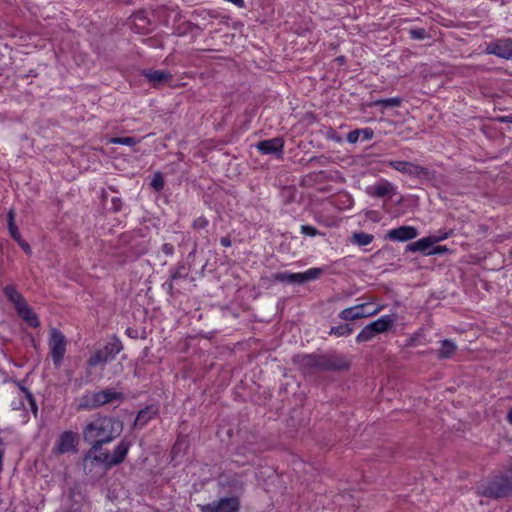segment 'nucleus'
<instances>
[{
	"label": "nucleus",
	"mask_w": 512,
	"mask_h": 512,
	"mask_svg": "<svg viewBox=\"0 0 512 512\" xmlns=\"http://www.w3.org/2000/svg\"><path fill=\"white\" fill-rule=\"evenodd\" d=\"M151 186L156 190V191H160L163 189L164 187V179L161 175V173H156L154 175V178L151 182Z\"/></svg>",
	"instance_id": "nucleus-35"
},
{
	"label": "nucleus",
	"mask_w": 512,
	"mask_h": 512,
	"mask_svg": "<svg viewBox=\"0 0 512 512\" xmlns=\"http://www.w3.org/2000/svg\"><path fill=\"white\" fill-rule=\"evenodd\" d=\"M125 395L122 392L106 388L96 392H87L79 401V410H93L115 401L123 402Z\"/></svg>",
	"instance_id": "nucleus-3"
},
{
	"label": "nucleus",
	"mask_w": 512,
	"mask_h": 512,
	"mask_svg": "<svg viewBox=\"0 0 512 512\" xmlns=\"http://www.w3.org/2000/svg\"><path fill=\"white\" fill-rule=\"evenodd\" d=\"M373 240L374 236L365 232H355L350 238V242L359 247L367 246L371 244Z\"/></svg>",
	"instance_id": "nucleus-27"
},
{
	"label": "nucleus",
	"mask_w": 512,
	"mask_h": 512,
	"mask_svg": "<svg viewBox=\"0 0 512 512\" xmlns=\"http://www.w3.org/2000/svg\"><path fill=\"white\" fill-rule=\"evenodd\" d=\"M485 52L506 60L512 59V39L501 38L487 44Z\"/></svg>",
	"instance_id": "nucleus-13"
},
{
	"label": "nucleus",
	"mask_w": 512,
	"mask_h": 512,
	"mask_svg": "<svg viewBox=\"0 0 512 512\" xmlns=\"http://www.w3.org/2000/svg\"><path fill=\"white\" fill-rule=\"evenodd\" d=\"M208 225V220L205 217H198L192 223V227L195 230L205 229Z\"/></svg>",
	"instance_id": "nucleus-37"
},
{
	"label": "nucleus",
	"mask_w": 512,
	"mask_h": 512,
	"mask_svg": "<svg viewBox=\"0 0 512 512\" xmlns=\"http://www.w3.org/2000/svg\"><path fill=\"white\" fill-rule=\"evenodd\" d=\"M48 344L53 364L59 368L66 352L67 340L61 331L52 328L49 332Z\"/></svg>",
	"instance_id": "nucleus-7"
},
{
	"label": "nucleus",
	"mask_w": 512,
	"mask_h": 512,
	"mask_svg": "<svg viewBox=\"0 0 512 512\" xmlns=\"http://www.w3.org/2000/svg\"><path fill=\"white\" fill-rule=\"evenodd\" d=\"M301 233L306 235V236H310V237H314V236L320 235L319 230L317 228L313 227V226H310V225H302L301 226Z\"/></svg>",
	"instance_id": "nucleus-36"
},
{
	"label": "nucleus",
	"mask_w": 512,
	"mask_h": 512,
	"mask_svg": "<svg viewBox=\"0 0 512 512\" xmlns=\"http://www.w3.org/2000/svg\"><path fill=\"white\" fill-rule=\"evenodd\" d=\"M366 191L370 196L390 199L394 194V186L389 182H382L368 187Z\"/></svg>",
	"instance_id": "nucleus-20"
},
{
	"label": "nucleus",
	"mask_w": 512,
	"mask_h": 512,
	"mask_svg": "<svg viewBox=\"0 0 512 512\" xmlns=\"http://www.w3.org/2000/svg\"><path fill=\"white\" fill-rule=\"evenodd\" d=\"M161 250L164 254H166L168 256H170L174 253V247L170 243L163 244Z\"/></svg>",
	"instance_id": "nucleus-41"
},
{
	"label": "nucleus",
	"mask_w": 512,
	"mask_h": 512,
	"mask_svg": "<svg viewBox=\"0 0 512 512\" xmlns=\"http://www.w3.org/2000/svg\"><path fill=\"white\" fill-rule=\"evenodd\" d=\"M77 444L78 434L72 431H64L59 435L52 451L56 455L76 452Z\"/></svg>",
	"instance_id": "nucleus-12"
},
{
	"label": "nucleus",
	"mask_w": 512,
	"mask_h": 512,
	"mask_svg": "<svg viewBox=\"0 0 512 512\" xmlns=\"http://www.w3.org/2000/svg\"><path fill=\"white\" fill-rule=\"evenodd\" d=\"M374 136V131L371 128L360 129V137L362 140L367 141L372 139Z\"/></svg>",
	"instance_id": "nucleus-40"
},
{
	"label": "nucleus",
	"mask_w": 512,
	"mask_h": 512,
	"mask_svg": "<svg viewBox=\"0 0 512 512\" xmlns=\"http://www.w3.org/2000/svg\"><path fill=\"white\" fill-rule=\"evenodd\" d=\"M189 274V269L185 263L179 262L177 265L170 270V280L174 282L178 279H185Z\"/></svg>",
	"instance_id": "nucleus-28"
},
{
	"label": "nucleus",
	"mask_w": 512,
	"mask_h": 512,
	"mask_svg": "<svg viewBox=\"0 0 512 512\" xmlns=\"http://www.w3.org/2000/svg\"><path fill=\"white\" fill-rule=\"evenodd\" d=\"M91 447L87 451L83 466L85 470L91 471L94 465H102L105 469L121 464L129 451L130 442L123 439L115 447L112 454L103 448L105 443H90Z\"/></svg>",
	"instance_id": "nucleus-2"
},
{
	"label": "nucleus",
	"mask_w": 512,
	"mask_h": 512,
	"mask_svg": "<svg viewBox=\"0 0 512 512\" xmlns=\"http://www.w3.org/2000/svg\"><path fill=\"white\" fill-rule=\"evenodd\" d=\"M4 294L7 299L14 305L15 310H18L27 303L22 294L17 291L14 285H7L4 288Z\"/></svg>",
	"instance_id": "nucleus-22"
},
{
	"label": "nucleus",
	"mask_w": 512,
	"mask_h": 512,
	"mask_svg": "<svg viewBox=\"0 0 512 512\" xmlns=\"http://www.w3.org/2000/svg\"><path fill=\"white\" fill-rule=\"evenodd\" d=\"M434 244L432 236L421 238L416 242L407 245L406 249L411 252H423L427 254V250Z\"/></svg>",
	"instance_id": "nucleus-24"
},
{
	"label": "nucleus",
	"mask_w": 512,
	"mask_h": 512,
	"mask_svg": "<svg viewBox=\"0 0 512 512\" xmlns=\"http://www.w3.org/2000/svg\"><path fill=\"white\" fill-rule=\"evenodd\" d=\"M397 321L395 314L384 315L379 319L369 323L370 327L375 331L376 334L384 333L390 330Z\"/></svg>",
	"instance_id": "nucleus-21"
},
{
	"label": "nucleus",
	"mask_w": 512,
	"mask_h": 512,
	"mask_svg": "<svg viewBox=\"0 0 512 512\" xmlns=\"http://www.w3.org/2000/svg\"><path fill=\"white\" fill-rule=\"evenodd\" d=\"M155 414L156 411L151 407L140 410L135 419L134 426L142 428L150 419L154 417Z\"/></svg>",
	"instance_id": "nucleus-26"
},
{
	"label": "nucleus",
	"mask_w": 512,
	"mask_h": 512,
	"mask_svg": "<svg viewBox=\"0 0 512 512\" xmlns=\"http://www.w3.org/2000/svg\"><path fill=\"white\" fill-rule=\"evenodd\" d=\"M360 138V129H355L347 134V141L351 144L356 143Z\"/></svg>",
	"instance_id": "nucleus-39"
},
{
	"label": "nucleus",
	"mask_w": 512,
	"mask_h": 512,
	"mask_svg": "<svg viewBox=\"0 0 512 512\" xmlns=\"http://www.w3.org/2000/svg\"><path fill=\"white\" fill-rule=\"evenodd\" d=\"M448 237V234L440 235V236H432L434 243L442 241Z\"/></svg>",
	"instance_id": "nucleus-45"
},
{
	"label": "nucleus",
	"mask_w": 512,
	"mask_h": 512,
	"mask_svg": "<svg viewBox=\"0 0 512 512\" xmlns=\"http://www.w3.org/2000/svg\"><path fill=\"white\" fill-rule=\"evenodd\" d=\"M220 243H221V245H222V246H224V247H230V246H231V244H232V243H231V239H230V237H228V236L222 237V238L220 239Z\"/></svg>",
	"instance_id": "nucleus-43"
},
{
	"label": "nucleus",
	"mask_w": 512,
	"mask_h": 512,
	"mask_svg": "<svg viewBox=\"0 0 512 512\" xmlns=\"http://www.w3.org/2000/svg\"><path fill=\"white\" fill-rule=\"evenodd\" d=\"M507 419H508V421L512 424V408H511V409H510V411L508 412Z\"/></svg>",
	"instance_id": "nucleus-48"
},
{
	"label": "nucleus",
	"mask_w": 512,
	"mask_h": 512,
	"mask_svg": "<svg viewBox=\"0 0 512 512\" xmlns=\"http://www.w3.org/2000/svg\"><path fill=\"white\" fill-rule=\"evenodd\" d=\"M16 311L18 315L31 327L37 328L40 325L37 315L34 313V311L27 303Z\"/></svg>",
	"instance_id": "nucleus-23"
},
{
	"label": "nucleus",
	"mask_w": 512,
	"mask_h": 512,
	"mask_svg": "<svg viewBox=\"0 0 512 512\" xmlns=\"http://www.w3.org/2000/svg\"><path fill=\"white\" fill-rule=\"evenodd\" d=\"M166 285H167V291L170 295H173V282H171V280L169 279L167 282H166Z\"/></svg>",
	"instance_id": "nucleus-44"
},
{
	"label": "nucleus",
	"mask_w": 512,
	"mask_h": 512,
	"mask_svg": "<svg viewBox=\"0 0 512 512\" xmlns=\"http://www.w3.org/2000/svg\"><path fill=\"white\" fill-rule=\"evenodd\" d=\"M440 343H441V347L437 351L438 358L439 359L451 358L457 350V345L453 341L448 340V339L442 340Z\"/></svg>",
	"instance_id": "nucleus-25"
},
{
	"label": "nucleus",
	"mask_w": 512,
	"mask_h": 512,
	"mask_svg": "<svg viewBox=\"0 0 512 512\" xmlns=\"http://www.w3.org/2000/svg\"><path fill=\"white\" fill-rule=\"evenodd\" d=\"M439 252H442V248L441 247H436L433 252H428L427 255L435 254V253H439Z\"/></svg>",
	"instance_id": "nucleus-47"
},
{
	"label": "nucleus",
	"mask_w": 512,
	"mask_h": 512,
	"mask_svg": "<svg viewBox=\"0 0 512 512\" xmlns=\"http://www.w3.org/2000/svg\"><path fill=\"white\" fill-rule=\"evenodd\" d=\"M112 205H113V209L115 211H119L122 207V202L119 198H113L112 199Z\"/></svg>",
	"instance_id": "nucleus-42"
},
{
	"label": "nucleus",
	"mask_w": 512,
	"mask_h": 512,
	"mask_svg": "<svg viewBox=\"0 0 512 512\" xmlns=\"http://www.w3.org/2000/svg\"><path fill=\"white\" fill-rule=\"evenodd\" d=\"M63 508L65 512H90V505L79 487H74L69 491L63 500Z\"/></svg>",
	"instance_id": "nucleus-9"
},
{
	"label": "nucleus",
	"mask_w": 512,
	"mask_h": 512,
	"mask_svg": "<svg viewBox=\"0 0 512 512\" xmlns=\"http://www.w3.org/2000/svg\"><path fill=\"white\" fill-rule=\"evenodd\" d=\"M110 143L134 146L139 143V140L134 137H114L110 139Z\"/></svg>",
	"instance_id": "nucleus-33"
},
{
	"label": "nucleus",
	"mask_w": 512,
	"mask_h": 512,
	"mask_svg": "<svg viewBox=\"0 0 512 512\" xmlns=\"http://www.w3.org/2000/svg\"><path fill=\"white\" fill-rule=\"evenodd\" d=\"M292 362L304 374H313L315 372L323 371L321 354H298L293 356Z\"/></svg>",
	"instance_id": "nucleus-10"
},
{
	"label": "nucleus",
	"mask_w": 512,
	"mask_h": 512,
	"mask_svg": "<svg viewBox=\"0 0 512 512\" xmlns=\"http://www.w3.org/2000/svg\"><path fill=\"white\" fill-rule=\"evenodd\" d=\"M501 122L512 123V116H503L500 118Z\"/></svg>",
	"instance_id": "nucleus-46"
},
{
	"label": "nucleus",
	"mask_w": 512,
	"mask_h": 512,
	"mask_svg": "<svg viewBox=\"0 0 512 512\" xmlns=\"http://www.w3.org/2000/svg\"><path fill=\"white\" fill-rule=\"evenodd\" d=\"M25 402L28 405L29 409L36 416L38 412V407L32 393L25 387L20 386L19 403L17 404L16 402H12V407L13 409H20L21 407L24 409H28L25 405Z\"/></svg>",
	"instance_id": "nucleus-19"
},
{
	"label": "nucleus",
	"mask_w": 512,
	"mask_h": 512,
	"mask_svg": "<svg viewBox=\"0 0 512 512\" xmlns=\"http://www.w3.org/2000/svg\"><path fill=\"white\" fill-rule=\"evenodd\" d=\"M417 229L413 226H400L387 232L386 238L391 241L404 242L416 238Z\"/></svg>",
	"instance_id": "nucleus-18"
},
{
	"label": "nucleus",
	"mask_w": 512,
	"mask_h": 512,
	"mask_svg": "<svg viewBox=\"0 0 512 512\" xmlns=\"http://www.w3.org/2000/svg\"><path fill=\"white\" fill-rule=\"evenodd\" d=\"M142 75L152 84L153 87L158 88L166 83H169L173 75L167 70H153L145 69Z\"/></svg>",
	"instance_id": "nucleus-16"
},
{
	"label": "nucleus",
	"mask_w": 512,
	"mask_h": 512,
	"mask_svg": "<svg viewBox=\"0 0 512 512\" xmlns=\"http://www.w3.org/2000/svg\"><path fill=\"white\" fill-rule=\"evenodd\" d=\"M123 349L122 342L117 338L113 337L103 347L98 348L87 360L88 367H96L98 365L106 364L113 360L117 354Z\"/></svg>",
	"instance_id": "nucleus-5"
},
{
	"label": "nucleus",
	"mask_w": 512,
	"mask_h": 512,
	"mask_svg": "<svg viewBox=\"0 0 512 512\" xmlns=\"http://www.w3.org/2000/svg\"><path fill=\"white\" fill-rule=\"evenodd\" d=\"M8 230H13L15 233V230L17 229V226L15 225V211L14 209H10L8 212Z\"/></svg>",
	"instance_id": "nucleus-38"
},
{
	"label": "nucleus",
	"mask_w": 512,
	"mask_h": 512,
	"mask_svg": "<svg viewBox=\"0 0 512 512\" xmlns=\"http://www.w3.org/2000/svg\"><path fill=\"white\" fill-rule=\"evenodd\" d=\"M409 35L413 40H424L430 37L424 28H412L409 30Z\"/></svg>",
	"instance_id": "nucleus-34"
},
{
	"label": "nucleus",
	"mask_w": 512,
	"mask_h": 512,
	"mask_svg": "<svg viewBox=\"0 0 512 512\" xmlns=\"http://www.w3.org/2000/svg\"><path fill=\"white\" fill-rule=\"evenodd\" d=\"M256 147L262 154H275L282 156L284 140L281 137H275L258 142Z\"/></svg>",
	"instance_id": "nucleus-17"
},
{
	"label": "nucleus",
	"mask_w": 512,
	"mask_h": 512,
	"mask_svg": "<svg viewBox=\"0 0 512 512\" xmlns=\"http://www.w3.org/2000/svg\"><path fill=\"white\" fill-rule=\"evenodd\" d=\"M389 166L398 172L407 174L418 179L431 180L434 178V173L431 170H429L426 167L414 164L412 162L390 161Z\"/></svg>",
	"instance_id": "nucleus-8"
},
{
	"label": "nucleus",
	"mask_w": 512,
	"mask_h": 512,
	"mask_svg": "<svg viewBox=\"0 0 512 512\" xmlns=\"http://www.w3.org/2000/svg\"><path fill=\"white\" fill-rule=\"evenodd\" d=\"M323 273L322 268H310L302 273L278 272L272 274L273 281L291 284H303L318 279Z\"/></svg>",
	"instance_id": "nucleus-6"
},
{
	"label": "nucleus",
	"mask_w": 512,
	"mask_h": 512,
	"mask_svg": "<svg viewBox=\"0 0 512 512\" xmlns=\"http://www.w3.org/2000/svg\"><path fill=\"white\" fill-rule=\"evenodd\" d=\"M402 103V98L400 97H393V98H386V99H378L373 101L370 106L371 107H399Z\"/></svg>",
	"instance_id": "nucleus-29"
},
{
	"label": "nucleus",
	"mask_w": 512,
	"mask_h": 512,
	"mask_svg": "<svg viewBox=\"0 0 512 512\" xmlns=\"http://www.w3.org/2000/svg\"><path fill=\"white\" fill-rule=\"evenodd\" d=\"M240 501L238 497H225L212 503L201 505V512H238Z\"/></svg>",
	"instance_id": "nucleus-11"
},
{
	"label": "nucleus",
	"mask_w": 512,
	"mask_h": 512,
	"mask_svg": "<svg viewBox=\"0 0 512 512\" xmlns=\"http://www.w3.org/2000/svg\"><path fill=\"white\" fill-rule=\"evenodd\" d=\"M322 355L323 371H341L349 368L345 356L341 354L327 353Z\"/></svg>",
	"instance_id": "nucleus-15"
},
{
	"label": "nucleus",
	"mask_w": 512,
	"mask_h": 512,
	"mask_svg": "<svg viewBox=\"0 0 512 512\" xmlns=\"http://www.w3.org/2000/svg\"><path fill=\"white\" fill-rule=\"evenodd\" d=\"M477 493L493 499L512 496V474L495 477L490 481L481 483L477 487Z\"/></svg>",
	"instance_id": "nucleus-4"
},
{
	"label": "nucleus",
	"mask_w": 512,
	"mask_h": 512,
	"mask_svg": "<svg viewBox=\"0 0 512 512\" xmlns=\"http://www.w3.org/2000/svg\"><path fill=\"white\" fill-rule=\"evenodd\" d=\"M353 332V329L348 324H342L339 326L331 327L330 334H333L335 336H347L350 335Z\"/></svg>",
	"instance_id": "nucleus-32"
},
{
	"label": "nucleus",
	"mask_w": 512,
	"mask_h": 512,
	"mask_svg": "<svg viewBox=\"0 0 512 512\" xmlns=\"http://www.w3.org/2000/svg\"><path fill=\"white\" fill-rule=\"evenodd\" d=\"M11 237L19 244V246L24 250V252L28 255H31L32 253V249L30 247V245L22 239L21 235H20V232L18 230V228L15 230V233L13 232V230H10L9 231Z\"/></svg>",
	"instance_id": "nucleus-31"
},
{
	"label": "nucleus",
	"mask_w": 512,
	"mask_h": 512,
	"mask_svg": "<svg viewBox=\"0 0 512 512\" xmlns=\"http://www.w3.org/2000/svg\"><path fill=\"white\" fill-rule=\"evenodd\" d=\"M367 304H359L353 307L346 308L339 313V318L344 321H353L361 318H367L378 314L382 306L377 307L372 311L366 310Z\"/></svg>",
	"instance_id": "nucleus-14"
},
{
	"label": "nucleus",
	"mask_w": 512,
	"mask_h": 512,
	"mask_svg": "<svg viewBox=\"0 0 512 512\" xmlns=\"http://www.w3.org/2000/svg\"><path fill=\"white\" fill-rule=\"evenodd\" d=\"M123 423L109 416L97 415L82 430L83 440L87 443H110L120 436Z\"/></svg>",
	"instance_id": "nucleus-1"
},
{
	"label": "nucleus",
	"mask_w": 512,
	"mask_h": 512,
	"mask_svg": "<svg viewBox=\"0 0 512 512\" xmlns=\"http://www.w3.org/2000/svg\"><path fill=\"white\" fill-rule=\"evenodd\" d=\"M377 334L370 327V324L366 325L356 336L358 343H363L372 340Z\"/></svg>",
	"instance_id": "nucleus-30"
}]
</instances>
